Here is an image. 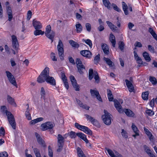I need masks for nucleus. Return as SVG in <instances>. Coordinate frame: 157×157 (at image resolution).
Here are the masks:
<instances>
[{
    "instance_id": "nucleus-26",
    "label": "nucleus",
    "mask_w": 157,
    "mask_h": 157,
    "mask_svg": "<svg viewBox=\"0 0 157 157\" xmlns=\"http://www.w3.org/2000/svg\"><path fill=\"white\" fill-rule=\"evenodd\" d=\"M104 6L106 7L108 9L110 8L111 3L109 0H102Z\"/></svg>"
},
{
    "instance_id": "nucleus-61",
    "label": "nucleus",
    "mask_w": 157,
    "mask_h": 157,
    "mask_svg": "<svg viewBox=\"0 0 157 157\" xmlns=\"http://www.w3.org/2000/svg\"><path fill=\"white\" fill-rule=\"evenodd\" d=\"M136 60L137 63L139 64L140 65L143 64V62L140 57H138Z\"/></svg>"
},
{
    "instance_id": "nucleus-2",
    "label": "nucleus",
    "mask_w": 157,
    "mask_h": 157,
    "mask_svg": "<svg viewBox=\"0 0 157 157\" xmlns=\"http://www.w3.org/2000/svg\"><path fill=\"white\" fill-rule=\"evenodd\" d=\"M1 112L3 113H6L9 124L11 125L12 128L15 129L16 124L15 120L13 115L10 112L6 110V108L5 106L3 105L1 106Z\"/></svg>"
},
{
    "instance_id": "nucleus-37",
    "label": "nucleus",
    "mask_w": 157,
    "mask_h": 157,
    "mask_svg": "<svg viewBox=\"0 0 157 157\" xmlns=\"http://www.w3.org/2000/svg\"><path fill=\"white\" fill-rule=\"evenodd\" d=\"M59 55L61 60H63L64 59V50H58Z\"/></svg>"
},
{
    "instance_id": "nucleus-45",
    "label": "nucleus",
    "mask_w": 157,
    "mask_h": 157,
    "mask_svg": "<svg viewBox=\"0 0 157 157\" xmlns=\"http://www.w3.org/2000/svg\"><path fill=\"white\" fill-rule=\"evenodd\" d=\"M51 58L52 60L53 61H57V59L56 58L55 55V54L53 52H52L51 54L50 55Z\"/></svg>"
},
{
    "instance_id": "nucleus-53",
    "label": "nucleus",
    "mask_w": 157,
    "mask_h": 157,
    "mask_svg": "<svg viewBox=\"0 0 157 157\" xmlns=\"http://www.w3.org/2000/svg\"><path fill=\"white\" fill-rule=\"evenodd\" d=\"M146 112L149 116H152L154 114V112L150 109H147Z\"/></svg>"
},
{
    "instance_id": "nucleus-23",
    "label": "nucleus",
    "mask_w": 157,
    "mask_h": 157,
    "mask_svg": "<svg viewBox=\"0 0 157 157\" xmlns=\"http://www.w3.org/2000/svg\"><path fill=\"white\" fill-rule=\"evenodd\" d=\"M107 96L108 99L109 101H113V97L111 91L109 89L107 90Z\"/></svg>"
},
{
    "instance_id": "nucleus-52",
    "label": "nucleus",
    "mask_w": 157,
    "mask_h": 157,
    "mask_svg": "<svg viewBox=\"0 0 157 157\" xmlns=\"http://www.w3.org/2000/svg\"><path fill=\"white\" fill-rule=\"evenodd\" d=\"M48 155L50 157H52L53 156V152L50 146H49L48 147Z\"/></svg>"
},
{
    "instance_id": "nucleus-40",
    "label": "nucleus",
    "mask_w": 157,
    "mask_h": 157,
    "mask_svg": "<svg viewBox=\"0 0 157 157\" xmlns=\"http://www.w3.org/2000/svg\"><path fill=\"white\" fill-rule=\"evenodd\" d=\"M149 80L153 85H155L157 83L156 79L155 78L153 77L150 76L149 78Z\"/></svg>"
},
{
    "instance_id": "nucleus-60",
    "label": "nucleus",
    "mask_w": 157,
    "mask_h": 157,
    "mask_svg": "<svg viewBox=\"0 0 157 157\" xmlns=\"http://www.w3.org/2000/svg\"><path fill=\"white\" fill-rule=\"evenodd\" d=\"M6 76L8 78H12L13 77V76L12 74L9 71H6Z\"/></svg>"
},
{
    "instance_id": "nucleus-15",
    "label": "nucleus",
    "mask_w": 157,
    "mask_h": 157,
    "mask_svg": "<svg viewBox=\"0 0 157 157\" xmlns=\"http://www.w3.org/2000/svg\"><path fill=\"white\" fill-rule=\"evenodd\" d=\"M45 35L47 37L51 40V42L52 43L55 36V33L52 31L50 33L45 34Z\"/></svg>"
},
{
    "instance_id": "nucleus-19",
    "label": "nucleus",
    "mask_w": 157,
    "mask_h": 157,
    "mask_svg": "<svg viewBox=\"0 0 157 157\" xmlns=\"http://www.w3.org/2000/svg\"><path fill=\"white\" fill-rule=\"evenodd\" d=\"M58 144H63L64 139V138L60 134H58L57 137Z\"/></svg>"
},
{
    "instance_id": "nucleus-17",
    "label": "nucleus",
    "mask_w": 157,
    "mask_h": 157,
    "mask_svg": "<svg viewBox=\"0 0 157 157\" xmlns=\"http://www.w3.org/2000/svg\"><path fill=\"white\" fill-rule=\"evenodd\" d=\"M7 101L9 103L14 106H16V104L14 102V99L10 96L8 95L7 98Z\"/></svg>"
},
{
    "instance_id": "nucleus-47",
    "label": "nucleus",
    "mask_w": 157,
    "mask_h": 157,
    "mask_svg": "<svg viewBox=\"0 0 157 157\" xmlns=\"http://www.w3.org/2000/svg\"><path fill=\"white\" fill-rule=\"evenodd\" d=\"M85 26L88 32H90L91 29L90 24L89 23H86L85 24Z\"/></svg>"
},
{
    "instance_id": "nucleus-32",
    "label": "nucleus",
    "mask_w": 157,
    "mask_h": 157,
    "mask_svg": "<svg viewBox=\"0 0 157 157\" xmlns=\"http://www.w3.org/2000/svg\"><path fill=\"white\" fill-rule=\"evenodd\" d=\"M40 94L41 96V98H43V99L45 100V99L46 92L43 87H42L41 88L40 91Z\"/></svg>"
},
{
    "instance_id": "nucleus-25",
    "label": "nucleus",
    "mask_w": 157,
    "mask_h": 157,
    "mask_svg": "<svg viewBox=\"0 0 157 157\" xmlns=\"http://www.w3.org/2000/svg\"><path fill=\"white\" fill-rule=\"evenodd\" d=\"M143 147L145 151L147 154L149 156L151 153H152L151 151L149 149V147L146 145H144L143 146Z\"/></svg>"
},
{
    "instance_id": "nucleus-41",
    "label": "nucleus",
    "mask_w": 157,
    "mask_h": 157,
    "mask_svg": "<svg viewBox=\"0 0 157 157\" xmlns=\"http://www.w3.org/2000/svg\"><path fill=\"white\" fill-rule=\"evenodd\" d=\"M93 70L90 68L89 69V78L90 80H91L93 77Z\"/></svg>"
},
{
    "instance_id": "nucleus-28",
    "label": "nucleus",
    "mask_w": 157,
    "mask_h": 157,
    "mask_svg": "<svg viewBox=\"0 0 157 157\" xmlns=\"http://www.w3.org/2000/svg\"><path fill=\"white\" fill-rule=\"evenodd\" d=\"M77 149L78 154L79 157H86L80 147H78Z\"/></svg>"
},
{
    "instance_id": "nucleus-29",
    "label": "nucleus",
    "mask_w": 157,
    "mask_h": 157,
    "mask_svg": "<svg viewBox=\"0 0 157 157\" xmlns=\"http://www.w3.org/2000/svg\"><path fill=\"white\" fill-rule=\"evenodd\" d=\"M122 3L123 10L124 11V14L126 15H127L128 14V11L127 10L128 7V6L124 2H123Z\"/></svg>"
},
{
    "instance_id": "nucleus-55",
    "label": "nucleus",
    "mask_w": 157,
    "mask_h": 157,
    "mask_svg": "<svg viewBox=\"0 0 157 157\" xmlns=\"http://www.w3.org/2000/svg\"><path fill=\"white\" fill-rule=\"evenodd\" d=\"M8 154L6 152L4 151L0 153V157H7Z\"/></svg>"
},
{
    "instance_id": "nucleus-35",
    "label": "nucleus",
    "mask_w": 157,
    "mask_h": 157,
    "mask_svg": "<svg viewBox=\"0 0 157 157\" xmlns=\"http://www.w3.org/2000/svg\"><path fill=\"white\" fill-rule=\"evenodd\" d=\"M83 42H84L86 44H88L90 48H92V44L91 41L90 39L85 40L83 39L82 40Z\"/></svg>"
},
{
    "instance_id": "nucleus-51",
    "label": "nucleus",
    "mask_w": 157,
    "mask_h": 157,
    "mask_svg": "<svg viewBox=\"0 0 157 157\" xmlns=\"http://www.w3.org/2000/svg\"><path fill=\"white\" fill-rule=\"evenodd\" d=\"M69 136L71 138H75L76 137V136H77L76 133L73 131H71L70 132Z\"/></svg>"
},
{
    "instance_id": "nucleus-3",
    "label": "nucleus",
    "mask_w": 157,
    "mask_h": 157,
    "mask_svg": "<svg viewBox=\"0 0 157 157\" xmlns=\"http://www.w3.org/2000/svg\"><path fill=\"white\" fill-rule=\"evenodd\" d=\"M104 112L105 114L101 117L102 120L105 124L109 125L111 123L112 115L105 110H104Z\"/></svg>"
},
{
    "instance_id": "nucleus-18",
    "label": "nucleus",
    "mask_w": 157,
    "mask_h": 157,
    "mask_svg": "<svg viewBox=\"0 0 157 157\" xmlns=\"http://www.w3.org/2000/svg\"><path fill=\"white\" fill-rule=\"evenodd\" d=\"M35 135L36 136L37 141L39 143V144L43 145L44 143V141L40 137V135L37 133H35Z\"/></svg>"
},
{
    "instance_id": "nucleus-50",
    "label": "nucleus",
    "mask_w": 157,
    "mask_h": 157,
    "mask_svg": "<svg viewBox=\"0 0 157 157\" xmlns=\"http://www.w3.org/2000/svg\"><path fill=\"white\" fill-rule=\"evenodd\" d=\"M144 130L147 134V135L149 137L150 139H151V136H152L151 133L149 132V131L146 128H144Z\"/></svg>"
},
{
    "instance_id": "nucleus-14",
    "label": "nucleus",
    "mask_w": 157,
    "mask_h": 157,
    "mask_svg": "<svg viewBox=\"0 0 157 157\" xmlns=\"http://www.w3.org/2000/svg\"><path fill=\"white\" fill-rule=\"evenodd\" d=\"M105 149L107 151L108 153L111 157H119L120 156L123 157L122 155L121 154L117 152H115L116 155H117V156H116L114 155V152L112 150L107 148H106Z\"/></svg>"
},
{
    "instance_id": "nucleus-27",
    "label": "nucleus",
    "mask_w": 157,
    "mask_h": 157,
    "mask_svg": "<svg viewBox=\"0 0 157 157\" xmlns=\"http://www.w3.org/2000/svg\"><path fill=\"white\" fill-rule=\"evenodd\" d=\"M8 80L9 82L13 86L16 87H17V84L16 82V81L15 79L14 78V76H13V77L10 78H8Z\"/></svg>"
},
{
    "instance_id": "nucleus-46",
    "label": "nucleus",
    "mask_w": 157,
    "mask_h": 157,
    "mask_svg": "<svg viewBox=\"0 0 157 157\" xmlns=\"http://www.w3.org/2000/svg\"><path fill=\"white\" fill-rule=\"evenodd\" d=\"M94 78L97 83L99 82V77L98 75V73L96 71L94 72Z\"/></svg>"
},
{
    "instance_id": "nucleus-49",
    "label": "nucleus",
    "mask_w": 157,
    "mask_h": 157,
    "mask_svg": "<svg viewBox=\"0 0 157 157\" xmlns=\"http://www.w3.org/2000/svg\"><path fill=\"white\" fill-rule=\"evenodd\" d=\"M132 128L134 132H138L139 130H138L137 127L136 126L135 124L132 123Z\"/></svg>"
},
{
    "instance_id": "nucleus-63",
    "label": "nucleus",
    "mask_w": 157,
    "mask_h": 157,
    "mask_svg": "<svg viewBox=\"0 0 157 157\" xmlns=\"http://www.w3.org/2000/svg\"><path fill=\"white\" fill-rule=\"evenodd\" d=\"M5 131L3 128L1 127L0 128V134L1 135L4 136L5 134Z\"/></svg>"
},
{
    "instance_id": "nucleus-21",
    "label": "nucleus",
    "mask_w": 157,
    "mask_h": 157,
    "mask_svg": "<svg viewBox=\"0 0 157 157\" xmlns=\"http://www.w3.org/2000/svg\"><path fill=\"white\" fill-rule=\"evenodd\" d=\"M124 111L126 115L129 117H132L134 115V113L130 109H125Z\"/></svg>"
},
{
    "instance_id": "nucleus-39",
    "label": "nucleus",
    "mask_w": 157,
    "mask_h": 157,
    "mask_svg": "<svg viewBox=\"0 0 157 157\" xmlns=\"http://www.w3.org/2000/svg\"><path fill=\"white\" fill-rule=\"evenodd\" d=\"M90 91L91 94L92 96H96L97 95L99 94V92L97 90L90 89Z\"/></svg>"
},
{
    "instance_id": "nucleus-16",
    "label": "nucleus",
    "mask_w": 157,
    "mask_h": 157,
    "mask_svg": "<svg viewBox=\"0 0 157 157\" xmlns=\"http://www.w3.org/2000/svg\"><path fill=\"white\" fill-rule=\"evenodd\" d=\"M109 40L112 44V46L114 47L116 43L115 38V36L112 33L110 34Z\"/></svg>"
},
{
    "instance_id": "nucleus-34",
    "label": "nucleus",
    "mask_w": 157,
    "mask_h": 157,
    "mask_svg": "<svg viewBox=\"0 0 157 157\" xmlns=\"http://www.w3.org/2000/svg\"><path fill=\"white\" fill-rule=\"evenodd\" d=\"M149 92L147 91L143 92L142 94V97L144 100H147L148 99V96L149 95Z\"/></svg>"
},
{
    "instance_id": "nucleus-9",
    "label": "nucleus",
    "mask_w": 157,
    "mask_h": 157,
    "mask_svg": "<svg viewBox=\"0 0 157 157\" xmlns=\"http://www.w3.org/2000/svg\"><path fill=\"white\" fill-rule=\"evenodd\" d=\"M114 106L117 110L120 113L123 112L122 107L121 105L120 102L116 99H114L113 100Z\"/></svg>"
},
{
    "instance_id": "nucleus-64",
    "label": "nucleus",
    "mask_w": 157,
    "mask_h": 157,
    "mask_svg": "<svg viewBox=\"0 0 157 157\" xmlns=\"http://www.w3.org/2000/svg\"><path fill=\"white\" fill-rule=\"evenodd\" d=\"M113 9L117 12H120L121 11V10L117 7L115 4H113Z\"/></svg>"
},
{
    "instance_id": "nucleus-12",
    "label": "nucleus",
    "mask_w": 157,
    "mask_h": 157,
    "mask_svg": "<svg viewBox=\"0 0 157 157\" xmlns=\"http://www.w3.org/2000/svg\"><path fill=\"white\" fill-rule=\"evenodd\" d=\"M81 54L83 56L90 58L91 57L92 54L89 51L86 50H84L80 52Z\"/></svg>"
},
{
    "instance_id": "nucleus-38",
    "label": "nucleus",
    "mask_w": 157,
    "mask_h": 157,
    "mask_svg": "<svg viewBox=\"0 0 157 157\" xmlns=\"http://www.w3.org/2000/svg\"><path fill=\"white\" fill-rule=\"evenodd\" d=\"M44 32L42 31L40 29L36 30L34 32V35L35 36L39 35H43L44 34Z\"/></svg>"
},
{
    "instance_id": "nucleus-13",
    "label": "nucleus",
    "mask_w": 157,
    "mask_h": 157,
    "mask_svg": "<svg viewBox=\"0 0 157 157\" xmlns=\"http://www.w3.org/2000/svg\"><path fill=\"white\" fill-rule=\"evenodd\" d=\"M76 135L80 138L84 140L86 143H89V140L87 139L85 134L82 132L76 133Z\"/></svg>"
},
{
    "instance_id": "nucleus-10",
    "label": "nucleus",
    "mask_w": 157,
    "mask_h": 157,
    "mask_svg": "<svg viewBox=\"0 0 157 157\" xmlns=\"http://www.w3.org/2000/svg\"><path fill=\"white\" fill-rule=\"evenodd\" d=\"M85 116L88 120H89L94 125L97 126L99 124L98 121L94 119L93 117H92L91 116L87 114H86Z\"/></svg>"
},
{
    "instance_id": "nucleus-36",
    "label": "nucleus",
    "mask_w": 157,
    "mask_h": 157,
    "mask_svg": "<svg viewBox=\"0 0 157 157\" xmlns=\"http://www.w3.org/2000/svg\"><path fill=\"white\" fill-rule=\"evenodd\" d=\"M100 60V55L99 54H98L94 57L93 61L94 63L97 65Z\"/></svg>"
},
{
    "instance_id": "nucleus-6",
    "label": "nucleus",
    "mask_w": 157,
    "mask_h": 157,
    "mask_svg": "<svg viewBox=\"0 0 157 157\" xmlns=\"http://www.w3.org/2000/svg\"><path fill=\"white\" fill-rule=\"evenodd\" d=\"M55 124L54 123L51 122H47L41 125V127L43 130H45L48 129H52L55 126Z\"/></svg>"
},
{
    "instance_id": "nucleus-22",
    "label": "nucleus",
    "mask_w": 157,
    "mask_h": 157,
    "mask_svg": "<svg viewBox=\"0 0 157 157\" xmlns=\"http://www.w3.org/2000/svg\"><path fill=\"white\" fill-rule=\"evenodd\" d=\"M76 30L77 33H80L82 30V27L81 24L77 23L75 25Z\"/></svg>"
},
{
    "instance_id": "nucleus-5",
    "label": "nucleus",
    "mask_w": 157,
    "mask_h": 157,
    "mask_svg": "<svg viewBox=\"0 0 157 157\" xmlns=\"http://www.w3.org/2000/svg\"><path fill=\"white\" fill-rule=\"evenodd\" d=\"M76 63L78 72L80 74H82L85 70V66L82 64V61L79 59L77 58L76 59Z\"/></svg>"
},
{
    "instance_id": "nucleus-43",
    "label": "nucleus",
    "mask_w": 157,
    "mask_h": 157,
    "mask_svg": "<svg viewBox=\"0 0 157 157\" xmlns=\"http://www.w3.org/2000/svg\"><path fill=\"white\" fill-rule=\"evenodd\" d=\"M33 150L36 157H39L40 155L39 151L37 148H34Z\"/></svg>"
},
{
    "instance_id": "nucleus-20",
    "label": "nucleus",
    "mask_w": 157,
    "mask_h": 157,
    "mask_svg": "<svg viewBox=\"0 0 157 157\" xmlns=\"http://www.w3.org/2000/svg\"><path fill=\"white\" fill-rule=\"evenodd\" d=\"M148 32L150 33L153 37L157 40V35L155 31L151 28H149L148 29Z\"/></svg>"
},
{
    "instance_id": "nucleus-42",
    "label": "nucleus",
    "mask_w": 157,
    "mask_h": 157,
    "mask_svg": "<svg viewBox=\"0 0 157 157\" xmlns=\"http://www.w3.org/2000/svg\"><path fill=\"white\" fill-rule=\"evenodd\" d=\"M57 49H63V44L60 40H59L58 42V44L57 46Z\"/></svg>"
},
{
    "instance_id": "nucleus-8",
    "label": "nucleus",
    "mask_w": 157,
    "mask_h": 157,
    "mask_svg": "<svg viewBox=\"0 0 157 157\" xmlns=\"http://www.w3.org/2000/svg\"><path fill=\"white\" fill-rule=\"evenodd\" d=\"M11 38L13 48L17 49L18 48L19 44L17 37L15 35H12Z\"/></svg>"
},
{
    "instance_id": "nucleus-7",
    "label": "nucleus",
    "mask_w": 157,
    "mask_h": 157,
    "mask_svg": "<svg viewBox=\"0 0 157 157\" xmlns=\"http://www.w3.org/2000/svg\"><path fill=\"white\" fill-rule=\"evenodd\" d=\"M70 78L73 87L75 89V90L76 91H79V86L77 84V83L75 77L73 75H71L70 76Z\"/></svg>"
},
{
    "instance_id": "nucleus-58",
    "label": "nucleus",
    "mask_w": 157,
    "mask_h": 157,
    "mask_svg": "<svg viewBox=\"0 0 157 157\" xmlns=\"http://www.w3.org/2000/svg\"><path fill=\"white\" fill-rule=\"evenodd\" d=\"M129 91L130 92H134V93L135 92L134 90V87L132 85L129 86V88H128Z\"/></svg>"
},
{
    "instance_id": "nucleus-57",
    "label": "nucleus",
    "mask_w": 157,
    "mask_h": 157,
    "mask_svg": "<svg viewBox=\"0 0 157 157\" xmlns=\"http://www.w3.org/2000/svg\"><path fill=\"white\" fill-rule=\"evenodd\" d=\"M125 82L128 88H129V86L132 85V83L128 79H125Z\"/></svg>"
},
{
    "instance_id": "nucleus-24",
    "label": "nucleus",
    "mask_w": 157,
    "mask_h": 157,
    "mask_svg": "<svg viewBox=\"0 0 157 157\" xmlns=\"http://www.w3.org/2000/svg\"><path fill=\"white\" fill-rule=\"evenodd\" d=\"M69 43L72 46L75 48H78L79 46V44L77 43L72 40H69Z\"/></svg>"
},
{
    "instance_id": "nucleus-33",
    "label": "nucleus",
    "mask_w": 157,
    "mask_h": 157,
    "mask_svg": "<svg viewBox=\"0 0 157 157\" xmlns=\"http://www.w3.org/2000/svg\"><path fill=\"white\" fill-rule=\"evenodd\" d=\"M143 56L145 60L147 62H149L151 60V58L149 56V54L146 52L143 53Z\"/></svg>"
},
{
    "instance_id": "nucleus-31",
    "label": "nucleus",
    "mask_w": 157,
    "mask_h": 157,
    "mask_svg": "<svg viewBox=\"0 0 157 157\" xmlns=\"http://www.w3.org/2000/svg\"><path fill=\"white\" fill-rule=\"evenodd\" d=\"M6 52L8 55H15L18 52L17 50H6Z\"/></svg>"
},
{
    "instance_id": "nucleus-11",
    "label": "nucleus",
    "mask_w": 157,
    "mask_h": 157,
    "mask_svg": "<svg viewBox=\"0 0 157 157\" xmlns=\"http://www.w3.org/2000/svg\"><path fill=\"white\" fill-rule=\"evenodd\" d=\"M33 26L36 30L40 29L42 27L41 24L39 21L34 20L33 21Z\"/></svg>"
},
{
    "instance_id": "nucleus-54",
    "label": "nucleus",
    "mask_w": 157,
    "mask_h": 157,
    "mask_svg": "<svg viewBox=\"0 0 157 157\" xmlns=\"http://www.w3.org/2000/svg\"><path fill=\"white\" fill-rule=\"evenodd\" d=\"M124 44L122 41H120L119 43V47L120 49H123Z\"/></svg>"
},
{
    "instance_id": "nucleus-56",
    "label": "nucleus",
    "mask_w": 157,
    "mask_h": 157,
    "mask_svg": "<svg viewBox=\"0 0 157 157\" xmlns=\"http://www.w3.org/2000/svg\"><path fill=\"white\" fill-rule=\"evenodd\" d=\"M64 86L68 90L69 88V86L68 85V83L67 82V79L65 80H63Z\"/></svg>"
},
{
    "instance_id": "nucleus-59",
    "label": "nucleus",
    "mask_w": 157,
    "mask_h": 157,
    "mask_svg": "<svg viewBox=\"0 0 157 157\" xmlns=\"http://www.w3.org/2000/svg\"><path fill=\"white\" fill-rule=\"evenodd\" d=\"M63 145V144H58V148L57 149V151L60 152L62 151Z\"/></svg>"
},
{
    "instance_id": "nucleus-62",
    "label": "nucleus",
    "mask_w": 157,
    "mask_h": 157,
    "mask_svg": "<svg viewBox=\"0 0 157 157\" xmlns=\"http://www.w3.org/2000/svg\"><path fill=\"white\" fill-rule=\"evenodd\" d=\"M27 19L29 20L30 19L32 16V12L30 10H29L27 13Z\"/></svg>"
},
{
    "instance_id": "nucleus-44",
    "label": "nucleus",
    "mask_w": 157,
    "mask_h": 157,
    "mask_svg": "<svg viewBox=\"0 0 157 157\" xmlns=\"http://www.w3.org/2000/svg\"><path fill=\"white\" fill-rule=\"evenodd\" d=\"M51 31V26L50 25H47L46 28L45 34L50 33Z\"/></svg>"
},
{
    "instance_id": "nucleus-30",
    "label": "nucleus",
    "mask_w": 157,
    "mask_h": 157,
    "mask_svg": "<svg viewBox=\"0 0 157 157\" xmlns=\"http://www.w3.org/2000/svg\"><path fill=\"white\" fill-rule=\"evenodd\" d=\"M103 59L106 62L107 64L110 67H112L113 66V63L110 59L108 58L104 57Z\"/></svg>"
},
{
    "instance_id": "nucleus-1",
    "label": "nucleus",
    "mask_w": 157,
    "mask_h": 157,
    "mask_svg": "<svg viewBox=\"0 0 157 157\" xmlns=\"http://www.w3.org/2000/svg\"><path fill=\"white\" fill-rule=\"evenodd\" d=\"M49 68L45 67L37 78V82L41 83L46 81L47 83L52 86H55L56 85V80L53 77L49 76Z\"/></svg>"
},
{
    "instance_id": "nucleus-4",
    "label": "nucleus",
    "mask_w": 157,
    "mask_h": 157,
    "mask_svg": "<svg viewBox=\"0 0 157 157\" xmlns=\"http://www.w3.org/2000/svg\"><path fill=\"white\" fill-rule=\"evenodd\" d=\"M75 126L76 128L86 134L91 135L92 134V131L87 127L80 125L77 123H75Z\"/></svg>"
},
{
    "instance_id": "nucleus-48",
    "label": "nucleus",
    "mask_w": 157,
    "mask_h": 157,
    "mask_svg": "<svg viewBox=\"0 0 157 157\" xmlns=\"http://www.w3.org/2000/svg\"><path fill=\"white\" fill-rule=\"evenodd\" d=\"M121 134L122 136L124 138H126L128 137L127 132L123 129H122Z\"/></svg>"
}]
</instances>
